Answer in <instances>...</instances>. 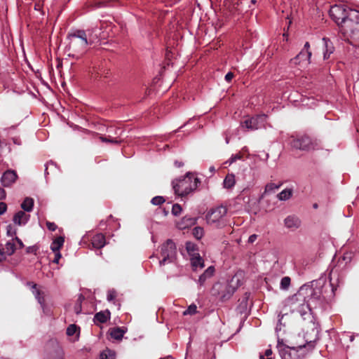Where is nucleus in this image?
I'll list each match as a JSON object with an SVG mask.
<instances>
[{
	"label": "nucleus",
	"mask_w": 359,
	"mask_h": 359,
	"mask_svg": "<svg viewBox=\"0 0 359 359\" xmlns=\"http://www.w3.org/2000/svg\"><path fill=\"white\" fill-rule=\"evenodd\" d=\"M313 294V288L309 285H302L296 294L290 298V302L299 309V312L304 311V307L311 310L309 297Z\"/></svg>",
	"instance_id": "nucleus-5"
},
{
	"label": "nucleus",
	"mask_w": 359,
	"mask_h": 359,
	"mask_svg": "<svg viewBox=\"0 0 359 359\" xmlns=\"http://www.w3.org/2000/svg\"><path fill=\"white\" fill-rule=\"evenodd\" d=\"M289 144L294 149L309 151L319 149L320 144L317 140L312 139L306 135L291 136L289 140Z\"/></svg>",
	"instance_id": "nucleus-6"
},
{
	"label": "nucleus",
	"mask_w": 359,
	"mask_h": 359,
	"mask_svg": "<svg viewBox=\"0 0 359 359\" xmlns=\"http://www.w3.org/2000/svg\"><path fill=\"white\" fill-rule=\"evenodd\" d=\"M100 359H116L114 351L107 348L100 354Z\"/></svg>",
	"instance_id": "nucleus-32"
},
{
	"label": "nucleus",
	"mask_w": 359,
	"mask_h": 359,
	"mask_svg": "<svg viewBox=\"0 0 359 359\" xmlns=\"http://www.w3.org/2000/svg\"><path fill=\"white\" fill-rule=\"evenodd\" d=\"M6 198V192L4 189L0 187V200Z\"/></svg>",
	"instance_id": "nucleus-52"
},
{
	"label": "nucleus",
	"mask_w": 359,
	"mask_h": 359,
	"mask_svg": "<svg viewBox=\"0 0 359 359\" xmlns=\"http://www.w3.org/2000/svg\"><path fill=\"white\" fill-rule=\"evenodd\" d=\"M151 202L154 205H159L165 202V199L163 196H155L151 199Z\"/></svg>",
	"instance_id": "nucleus-42"
},
{
	"label": "nucleus",
	"mask_w": 359,
	"mask_h": 359,
	"mask_svg": "<svg viewBox=\"0 0 359 359\" xmlns=\"http://www.w3.org/2000/svg\"><path fill=\"white\" fill-rule=\"evenodd\" d=\"M234 76V74L232 72H228L226 76H225V80L227 81V82H230L232 79L233 78Z\"/></svg>",
	"instance_id": "nucleus-49"
},
{
	"label": "nucleus",
	"mask_w": 359,
	"mask_h": 359,
	"mask_svg": "<svg viewBox=\"0 0 359 359\" xmlns=\"http://www.w3.org/2000/svg\"><path fill=\"white\" fill-rule=\"evenodd\" d=\"M264 118V115L253 116L246 118L241 124L243 127H245L249 130H257L259 128V122L263 121Z\"/></svg>",
	"instance_id": "nucleus-11"
},
{
	"label": "nucleus",
	"mask_w": 359,
	"mask_h": 359,
	"mask_svg": "<svg viewBox=\"0 0 359 359\" xmlns=\"http://www.w3.org/2000/svg\"><path fill=\"white\" fill-rule=\"evenodd\" d=\"M6 258L5 254L3 251H0V262L4 260Z\"/></svg>",
	"instance_id": "nucleus-56"
},
{
	"label": "nucleus",
	"mask_w": 359,
	"mask_h": 359,
	"mask_svg": "<svg viewBox=\"0 0 359 359\" xmlns=\"http://www.w3.org/2000/svg\"><path fill=\"white\" fill-rule=\"evenodd\" d=\"M351 11H347L343 6L334 5L330 9V15L332 19L339 26L344 24V22L349 17V13Z\"/></svg>",
	"instance_id": "nucleus-10"
},
{
	"label": "nucleus",
	"mask_w": 359,
	"mask_h": 359,
	"mask_svg": "<svg viewBox=\"0 0 359 359\" xmlns=\"http://www.w3.org/2000/svg\"><path fill=\"white\" fill-rule=\"evenodd\" d=\"M317 207H318V205H317L316 203H315V204L313 205V208H317Z\"/></svg>",
	"instance_id": "nucleus-57"
},
{
	"label": "nucleus",
	"mask_w": 359,
	"mask_h": 359,
	"mask_svg": "<svg viewBox=\"0 0 359 359\" xmlns=\"http://www.w3.org/2000/svg\"><path fill=\"white\" fill-rule=\"evenodd\" d=\"M123 130L121 128H115L114 134L116 135V137H118V139H121V136L122 135Z\"/></svg>",
	"instance_id": "nucleus-50"
},
{
	"label": "nucleus",
	"mask_w": 359,
	"mask_h": 359,
	"mask_svg": "<svg viewBox=\"0 0 359 359\" xmlns=\"http://www.w3.org/2000/svg\"><path fill=\"white\" fill-rule=\"evenodd\" d=\"M28 284L32 285V293L34 295L35 298L37 299L39 304L41 305L43 312H45V292L38 288L37 284L31 282L28 283Z\"/></svg>",
	"instance_id": "nucleus-12"
},
{
	"label": "nucleus",
	"mask_w": 359,
	"mask_h": 359,
	"mask_svg": "<svg viewBox=\"0 0 359 359\" xmlns=\"http://www.w3.org/2000/svg\"><path fill=\"white\" fill-rule=\"evenodd\" d=\"M29 219V215L23 211H18L13 217V222L19 226L25 224Z\"/></svg>",
	"instance_id": "nucleus-20"
},
{
	"label": "nucleus",
	"mask_w": 359,
	"mask_h": 359,
	"mask_svg": "<svg viewBox=\"0 0 359 359\" xmlns=\"http://www.w3.org/2000/svg\"><path fill=\"white\" fill-rule=\"evenodd\" d=\"M235 176L233 174H228L224 180V187L226 189H231L235 185Z\"/></svg>",
	"instance_id": "nucleus-26"
},
{
	"label": "nucleus",
	"mask_w": 359,
	"mask_h": 359,
	"mask_svg": "<svg viewBox=\"0 0 359 359\" xmlns=\"http://www.w3.org/2000/svg\"><path fill=\"white\" fill-rule=\"evenodd\" d=\"M302 222L300 219L294 215H289L284 219V225L286 228L294 231L300 227Z\"/></svg>",
	"instance_id": "nucleus-14"
},
{
	"label": "nucleus",
	"mask_w": 359,
	"mask_h": 359,
	"mask_svg": "<svg viewBox=\"0 0 359 359\" xmlns=\"http://www.w3.org/2000/svg\"><path fill=\"white\" fill-rule=\"evenodd\" d=\"M309 48H310V44L309 42H306V43L304 44V51H310L309 50Z\"/></svg>",
	"instance_id": "nucleus-55"
},
{
	"label": "nucleus",
	"mask_w": 359,
	"mask_h": 359,
	"mask_svg": "<svg viewBox=\"0 0 359 359\" xmlns=\"http://www.w3.org/2000/svg\"><path fill=\"white\" fill-rule=\"evenodd\" d=\"M44 359H64V351L57 343H53L52 349L49 350Z\"/></svg>",
	"instance_id": "nucleus-13"
},
{
	"label": "nucleus",
	"mask_w": 359,
	"mask_h": 359,
	"mask_svg": "<svg viewBox=\"0 0 359 359\" xmlns=\"http://www.w3.org/2000/svg\"><path fill=\"white\" fill-rule=\"evenodd\" d=\"M176 246L175 243L168 239L161 247V257L162 259L159 260L160 266L164 265L166 262H173L176 257Z\"/></svg>",
	"instance_id": "nucleus-9"
},
{
	"label": "nucleus",
	"mask_w": 359,
	"mask_h": 359,
	"mask_svg": "<svg viewBox=\"0 0 359 359\" xmlns=\"http://www.w3.org/2000/svg\"><path fill=\"white\" fill-rule=\"evenodd\" d=\"M110 316L111 313L109 310L100 311L95 315L93 321L95 324L105 323L109 319H110Z\"/></svg>",
	"instance_id": "nucleus-19"
},
{
	"label": "nucleus",
	"mask_w": 359,
	"mask_h": 359,
	"mask_svg": "<svg viewBox=\"0 0 359 359\" xmlns=\"http://www.w3.org/2000/svg\"><path fill=\"white\" fill-rule=\"evenodd\" d=\"M66 333L69 337L74 336L75 334H76L77 337H79L80 333V327L75 324H72L67 328Z\"/></svg>",
	"instance_id": "nucleus-30"
},
{
	"label": "nucleus",
	"mask_w": 359,
	"mask_h": 359,
	"mask_svg": "<svg viewBox=\"0 0 359 359\" xmlns=\"http://www.w3.org/2000/svg\"><path fill=\"white\" fill-rule=\"evenodd\" d=\"M67 39L69 41L68 45L69 50L81 55L86 52L89 43L85 30L76 29L69 32L67 35Z\"/></svg>",
	"instance_id": "nucleus-4"
},
{
	"label": "nucleus",
	"mask_w": 359,
	"mask_h": 359,
	"mask_svg": "<svg viewBox=\"0 0 359 359\" xmlns=\"http://www.w3.org/2000/svg\"><path fill=\"white\" fill-rule=\"evenodd\" d=\"M197 312V306L194 304H191L187 310H185L184 312H183V315L184 316H187V315H194Z\"/></svg>",
	"instance_id": "nucleus-37"
},
{
	"label": "nucleus",
	"mask_w": 359,
	"mask_h": 359,
	"mask_svg": "<svg viewBox=\"0 0 359 359\" xmlns=\"http://www.w3.org/2000/svg\"><path fill=\"white\" fill-rule=\"evenodd\" d=\"M340 32L351 43H359V11H351L349 13V17L340 27Z\"/></svg>",
	"instance_id": "nucleus-1"
},
{
	"label": "nucleus",
	"mask_w": 359,
	"mask_h": 359,
	"mask_svg": "<svg viewBox=\"0 0 359 359\" xmlns=\"http://www.w3.org/2000/svg\"><path fill=\"white\" fill-rule=\"evenodd\" d=\"M227 209L225 206L219 205L211 209L206 215L207 222L215 224L217 228H222L225 225L223 217L226 215Z\"/></svg>",
	"instance_id": "nucleus-8"
},
{
	"label": "nucleus",
	"mask_w": 359,
	"mask_h": 359,
	"mask_svg": "<svg viewBox=\"0 0 359 359\" xmlns=\"http://www.w3.org/2000/svg\"><path fill=\"white\" fill-rule=\"evenodd\" d=\"M182 164L181 163H178L177 166H178V167H180V166H182Z\"/></svg>",
	"instance_id": "nucleus-58"
},
{
	"label": "nucleus",
	"mask_w": 359,
	"mask_h": 359,
	"mask_svg": "<svg viewBox=\"0 0 359 359\" xmlns=\"http://www.w3.org/2000/svg\"><path fill=\"white\" fill-rule=\"evenodd\" d=\"M334 276H335V274L333 272H331L330 275V283L333 293L337 290V283L338 282V276L337 275L335 280H334Z\"/></svg>",
	"instance_id": "nucleus-36"
},
{
	"label": "nucleus",
	"mask_w": 359,
	"mask_h": 359,
	"mask_svg": "<svg viewBox=\"0 0 359 359\" xmlns=\"http://www.w3.org/2000/svg\"><path fill=\"white\" fill-rule=\"evenodd\" d=\"M191 266L194 270H196L198 268L204 267V261L199 254L190 257Z\"/></svg>",
	"instance_id": "nucleus-23"
},
{
	"label": "nucleus",
	"mask_w": 359,
	"mask_h": 359,
	"mask_svg": "<svg viewBox=\"0 0 359 359\" xmlns=\"http://www.w3.org/2000/svg\"><path fill=\"white\" fill-rule=\"evenodd\" d=\"M257 238V235L252 234L248 238V243H253Z\"/></svg>",
	"instance_id": "nucleus-51"
},
{
	"label": "nucleus",
	"mask_w": 359,
	"mask_h": 359,
	"mask_svg": "<svg viewBox=\"0 0 359 359\" xmlns=\"http://www.w3.org/2000/svg\"><path fill=\"white\" fill-rule=\"evenodd\" d=\"M109 70L107 69H103L102 70V76L104 78H107L109 76Z\"/></svg>",
	"instance_id": "nucleus-53"
},
{
	"label": "nucleus",
	"mask_w": 359,
	"mask_h": 359,
	"mask_svg": "<svg viewBox=\"0 0 359 359\" xmlns=\"http://www.w3.org/2000/svg\"><path fill=\"white\" fill-rule=\"evenodd\" d=\"M46 226L47 228L48 229V230L51 231H54L56 230L57 229V225L54 223V222H46Z\"/></svg>",
	"instance_id": "nucleus-46"
},
{
	"label": "nucleus",
	"mask_w": 359,
	"mask_h": 359,
	"mask_svg": "<svg viewBox=\"0 0 359 359\" xmlns=\"http://www.w3.org/2000/svg\"><path fill=\"white\" fill-rule=\"evenodd\" d=\"M196 218L185 216L182 218L181 223L179 224V228L180 229H186L188 228L196 223Z\"/></svg>",
	"instance_id": "nucleus-25"
},
{
	"label": "nucleus",
	"mask_w": 359,
	"mask_h": 359,
	"mask_svg": "<svg viewBox=\"0 0 359 359\" xmlns=\"http://www.w3.org/2000/svg\"><path fill=\"white\" fill-rule=\"evenodd\" d=\"M182 210L181 205L178 203H175L172 205V213L175 216H178Z\"/></svg>",
	"instance_id": "nucleus-41"
},
{
	"label": "nucleus",
	"mask_w": 359,
	"mask_h": 359,
	"mask_svg": "<svg viewBox=\"0 0 359 359\" xmlns=\"http://www.w3.org/2000/svg\"><path fill=\"white\" fill-rule=\"evenodd\" d=\"M292 190L290 189H286L278 194V198L280 201H286L288 200L292 196Z\"/></svg>",
	"instance_id": "nucleus-33"
},
{
	"label": "nucleus",
	"mask_w": 359,
	"mask_h": 359,
	"mask_svg": "<svg viewBox=\"0 0 359 359\" xmlns=\"http://www.w3.org/2000/svg\"><path fill=\"white\" fill-rule=\"evenodd\" d=\"M215 272V268L212 266H209L203 274L199 276L198 283L201 286L204 285L207 279L211 278Z\"/></svg>",
	"instance_id": "nucleus-21"
},
{
	"label": "nucleus",
	"mask_w": 359,
	"mask_h": 359,
	"mask_svg": "<svg viewBox=\"0 0 359 359\" xmlns=\"http://www.w3.org/2000/svg\"><path fill=\"white\" fill-rule=\"evenodd\" d=\"M291 279L288 276H285L281 279L280 288L283 290H287L290 285Z\"/></svg>",
	"instance_id": "nucleus-35"
},
{
	"label": "nucleus",
	"mask_w": 359,
	"mask_h": 359,
	"mask_svg": "<svg viewBox=\"0 0 359 359\" xmlns=\"http://www.w3.org/2000/svg\"><path fill=\"white\" fill-rule=\"evenodd\" d=\"M193 235L197 238L200 239L203 235V229L200 226H196L193 229Z\"/></svg>",
	"instance_id": "nucleus-39"
},
{
	"label": "nucleus",
	"mask_w": 359,
	"mask_h": 359,
	"mask_svg": "<svg viewBox=\"0 0 359 359\" xmlns=\"http://www.w3.org/2000/svg\"><path fill=\"white\" fill-rule=\"evenodd\" d=\"M53 252L55 253V257L53 260V262L55 263V264H58L59 260L62 257L61 253L60 252Z\"/></svg>",
	"instance_id": "nucleus-47"
},
{
	"label": "nucleus",
	"mask_w": 359,
	"mask_h": 359,
	"mask_svg": "<svg viewBox=\"0 0 359 359\" xmlns=\"http://www.w3.org/2000/svg\"><path fill=\"white\" fill-rule=\"evenodd\" d=\"M278 348L281 359H301L303 358L306 353L313 349L314 342L294 344V346H285L279 340L278 341Z\"/></svg>",
	"instance_id": "nucleus-2"
},
{
	"label": "nucleus",
	"mask_w": 359,
	"mask_h": 359,
	"mask_svg": "<svg viewBox=\"0 0 359 359\" xmlns=\"http://www.w3.org/2000/svg\"><path fill=\"white\" fill-rule=\"evenodd\" d=\"M116 297V292L114 290H109L107 293V300L109 302L113 301Z\"/></svg>",
	"instance_id": "nucleus-45"
},
{
	"label": "nucleus",
	"mask_w": 359,
	"mask_h": 359,
	"mask_svg": "<svg viewBox=\"0 0 359 359\" xmlns=\"http://www.w3.org/2000/svg\"><path fill=\"white\" fill-rule=\"evenodd\" d=\"M83 295H80L76 301V303L74 306V311L76 314H79L81 312V302L83 299Z\"/></svg>",
	"instance_id": "nucleus-38"
},
{
	"label": "nucleus",
	"mask_w": 359,
	"mask_h": 359,
	"mask_svg": "<svg viewBox=\"0 0 359 359\" xmlns=\"http://www.w3.org/2000/svg\"><path fill=\"white\" fill-rule=\"evenodd\" d=\"M126 332L127 328L125 327H115L109 330L111 337L118 341L122 339Z\"/></svg>",
	"instance_id": "nucleus-16"
},
{
	"label": "nucleus",
	"mask_w": 359,
	"mask_h": 359,
	"mask_svg": "<svg viewBox=\"0 0 359 359\" xmlns=\"http://www.w3.org/2000/svg\"><path fill=\"white\" fill-rule=\"evenodd\" d=\"M320 297V292L315 291V290L313 289V294L311 295V297H310L309 298V303H311V301L314 302V301L318 300Z\"/></svg>",
	"instance_id": "nucleus-44"
},
{
	"label": "nucleus",
	"mask_w": 359,
	"mask_h": 359,
	"mask_svg": "<svg viewBox=\"0 0 359 359\" xmlns=\"http://www.w3.org/2000/svg\"><path fill=\"white\" fill-rule=\"evenodd\" d=\"M15 241L19 244V246L20 248L24 247V244H23L22 241L19 238L15 237Z\"/></svg>",
	"instance_id": "nucleus-54"
},
{
	"label": "nucleus",
	"mask_w": 359,
	"mask_h": 359,
	"mask_svg": "<svg viewBox=\"0 0 359 359\" xmlns=\"http://www.w3.org/2000/svg\"><path fill=\"white\" fill-rule=\"evenodd\" d=\"M34 206V200L32 198L27 197L21 204V208L27 212L32 211Z\"/></svg>",
	"instance_id": "nucleus-27"
},
{
	"label": "nucleus",
	"mask_w": 359,
	"mask_h": 359,
	"mask_svg": "<svg viewBox=\"0 0 359 359\" xmlns=\"http://www.w3.org/2000/svg\"><path fill=\"white\" fill-rule=\"evenodd\" d=\"M91 244L96 249L103 248L106 244L105 236L102 233L95 234L91 239Z\"/></svg>",
	"instance_id": "nucleus-17"
},
{
	"label": "nucleus",
	"mask_w": 359,
	"mask_h": 359,
	"mask_svg": "<svg viewBox=\"0 0 359 359\" xmlns=\"http://www.w3.org/2000/svg\"><path fill=\"white\" fill-rule=\"evenodd\" d=\"M323 40L324 41V45L325 48V51L324 52L323 57L324 60H327L330 58V54L334 52V48L332 42L329 39L323 38Z\"/></svg>",
	"instance_id": "nucleus-22"
},
{
	"label": "nucleus",
	"mask_w": 359,
	"mask_h": 359,
	"mask_svg": "<svg viewBox=\"0 0 359 359\" xmlns=\"http://www.w3.org/2000/svg\"><path fill=\"white\" fill-rule=\"evenodd\" d=\"M311 56V51L302 50L295 57L290 60V62L297 65L300 64V62L302 61H309Z\"/></svg>",
	"instance_id": "nucleus-18"
},
{
	"label": "nucleus",
	"mask_w": 359,
	"mask_h": 359,
	"mask_svg": "<svg viewBox=\"0 0 359 359\" xmlns=\"http://www.w3.org/2000/svg\"><path fill=\"white\" fill-rule=\"evenodd\" d=\"M280 186H281V184L276 185L274 183H269L265 187L264 194L266 192H269V191H272L274 189H279Z\"/></svg>",
	"instance_id": "nucleus-40"
},
{
	"label": "nucleus",
	"mask_w": 359,
	"mask_h": 359,
	"mask_svg": "<svg viewBox=\"0 0 359 359\" xmlns=\"http://www.w3.org/2000/svg\"><path fill=\"white\" fill-rule=\"evenodd\" d=\"M18 177L16 172L13 170L6 171L1 177V183L4 187H10L14 183Z\"/></svg>",
	"instance_id": "nucleus-15"
},
{
	"label": "nucleus",
	"mask_w": 359,
	"mask_h": 359,
	"mask_svg": "<svg viewBox=\"0 0 359 359\" xmlns=\"http://www.w3.org/2000/svg\"><path fill=\"white\" fill-rule=\"evenodd\" d=\"M243 158V156L241 153L236 154L234 155H232L229 161H227L225 163H229V164L233 163V162L236 161L237 160H240Z\"/></svg>",
	"instance_id": "nucleus-43"
},
{
	"label": "nucleus",
	"mask_w": 359,
	"mask_h": 359,
	"mask_svg": "<svg viewBox=\"0 0 359 359\" xmlns=\"http://www.w3.org/2000/svg\"><path fill=\"white\" fill-rule=\"evenodd\" d=\"M201 184L199 179L192 173H187L182 179L172 181V188L175 194L180 197H184L195 191Z\"/></svg>",
	"instance_id": "nucleus-3"
},
{
	"label": "nucleus",
	"mask_w": 359,
	"mask_h": 359,
	"mask_svg": "<svg viewBox=\"0 0 359 359\" xmlns=\"http://www.w3.org/2000/svg\"><path fill=\"white\" fill-rule=\"evenodd\" d=\"M65 239L62 236L57 237L51 243L50 249L53 252H60L63 246Z\"/></svg>",
	"instance_id": "nucleus-24"
},
{
	"label": "nucleus",
	"mask_w": 359,
	"mask_h": 359,
	"mask_svg": "<svg viewBox=\"0 0 359 359\" xmlns=\"http://www.w3.org/2000/svg\"><path fill=\"white\" fill-rule=\"evenodd\" d=\"M7 210V205L4 202H0V215H3Z\"/></svg>",
	"instance_id": "nucleus-48"
},
{
	"label": "nucleus",
	"mask_w": 359,
	"mask_h": 359,
	"mask_svg": "<svg viewBox=\"0 0 359 359\" xmlns=\"http://www.w3.org/2000/svg\"><path fill=\"white\" fill-rule=\"evenodd\" d=\"M15 251V245L13 243L11 242H7L5 248L4 249V254H6L8 255H13Z\"/></svg>",
	"instance_id": "nucleus-34"
},
{
	"label": "nucleus",
	"mask_w": 359,
	"mask_h": 359,
	"mask_svg": "<svg viewBox=\"0 0 359 359\" xmlns=\"http://www.w3.org/2000/svg\"><path fill=\"white\" fill-rule=\"evenodd\" d=\"M236 278L238 282V279L236 276L232 278L230 284L223 285L219 283H215L211 290L212 294L215 296L219 295L222 302L229 299L235 292L236 287L232 285V283Z\"/></svg>",
	"instance_id": "nucleus-7"
},
{
	"label": "nucleus",
	"mask_w": 359,
	"mask_h": 359,
	"mask_svg": "<svg viewBox=\"0 0 359 359\" xmlns=\"http://www.w3.org/2000/svg\"><path fill=\"white\" fill-rule=\"evenodd\" d=\"M102 70L103 68H98L94 67L92 70H90L91 78L94 80H100L102 77Z\"/></svg>",
	"instance_id": "nucleus-31"
},
{
	"label": "nucleus",
	"mask_w": 359,
	"mask_h": 359,
	"mask_svg": "<svg viewBox=\"0 0 359 359\" xmlns=\"http://www.w3.org/2000/svg\"><path fill=\"white\" fill-rule=\"evenodd\" d=\"M99 138L102 142L112 143V144H119L123 141L122 139H118V137H112L109 135V136L100 135Z\"/></svg>",
	"instance_id": "nucleus-29"
},
{
	"label": "nucleus",
	"mask_w": 359,
	"mask_h": 359,
	"mask_svg": "<svg viewBox=\"0 0 359 359\" xmlns=\"http://www.w3.org/2000/svg\"><path fill=\"white\" fill-rule=\"evenodd\" d=\"M185 246H186V250L190 257H192V256H194V255H196L197 254H198L197 252V251H198L197 245L195 243L188 241L186 243Z\"/></svg>",
	"instance_id": "nucleus-28"
}]
</instances>
